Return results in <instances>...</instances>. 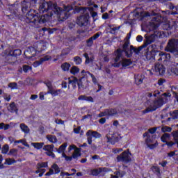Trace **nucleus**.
Here are the masks:
<instances>
[{"label":"nucleus","mask_w":178,"mask_h":178,"mask_svg":"<svg viewBox=\"0 0 178 178\" xmlns=\"http://www.w3.org/2000/svg\"><path fill=\"white\" fill-rule=\"evenodd\" d=\"M72 10L73 7L65 6L64 10H62L56 4L52 3L51 1L47 2L45 0H40L39 13L35 10H31L26 14V22L33 23L36 27H38L40 24L51 20L52 17L66 20L69 17V14L66 12H70Z\"/></svg>","instance_id":"1"},{"label":"nucleus","mask_w":178,"mask_h":178,"mask_svg":"<svg viewBox=\"0 0 178 178\" xmlns=\"http://www.w3.org/2000/svg\"><path fill=\"white\" fill-rule=\"evenodd\" d=\"M172 97V94L170 92H165L161 95V97L152 103L150 106L147 108L148 112H152V111H156L158 108H161L162 105L169 102L170 101V97Z\"/></svg>","instance_id":"2"},{"label":"nucleus","mask_w":178,"mask_h":178,"mask_svg":"<svg viewBox=\"0 0 178 178\" xmlns=\"http://www.w3.org/2000/svg\"><path fill=\"white\" fill-rule=\"evenodd\" d=\"M166 72L165 65L159 63H156L151 70H147L149 76H163Z\"/></svg>","instance_id":"3"},{"label":"nucleus","mask_w":178,"mask_h":178,"mask_svg":"<svg viewBox=\"0 0 178 178\" xmlns=\"http://www.w3.org/2000/svg\"><path fill=\"white\" fill-rule=\"evenodd\" d=\"M124 52L125 56L127 58H130L131 55H133V51H131V46H130V49H129V42H126L123 47H122V50L120 49H118L115 52V62H119V60L120 58H122V53Z\"/></svg>","instance_id":"4"},{"label":"nucleus","mask_w":178,"mask_h":178,"mask_svg":"<svg viewBox=\"0 0 178 178\" xmlns=\"http://www.w3.org/2000/svg\"><path fill=\"white\" fill-rule=\"evenodd\" d=\"M42 47V44H39L38 49H35L34 47H29L28 48L27 51L24 53L26 56H27V59L29 60V65H31L33 62H34V60L35 59V57H34V55L37 54V52H41V49H40V47Z\"/></svg>","instance_id":"5"},{"label":"nucleus","mask_w":178,"mask_h":178,"mask_svg":"<svg viewBox=\"0 0 178 178\" xmlns=\"http://www.w3.org/2000/svg\"><path fill=\"white\" fill-rule=\"evenodd\" d=\"M143 137H147L145 139V144L148 148L154 149V148H156V147H158V141L155 140V138H154L153 136L149 135L148 132L143 134Z\"/></svg>","instance_id":"6"},{"label":"nucleus","mask_w":178,"mask_h":178,"mask_svg":"<svg viewBox=\"0 0 178 178\" xmlns=\"http://www.w3.org/2000/svg\"><path fill=\"white\" fill-rule=\"evenodd\" d=\"M81 12L83 13V15L79 17L77 20L76 23L79 24V26H86L87 23H88V19H90V15H88V13L87 12V10H81Z\"/></svg>","instance_id":"7"},{"label":"nucleus","mask_w":178,"mask_h":178,"mask_svg":"<svg viewBox=\"0 0 178 178\" xmlns=\"http://www.w3.org/2000/svg\"><path fill=\"white\" fill-rule=\"evenodd\" d=\"M131 154L129 150L122 152L120 155L117 156V162H124V163H127L128 162H131Z\"/></svg>","instance_id":"8"},{"label":"nucleus","mask_w":178,"mask_h":178,"mask_svg":"<svg viewBox=\"0 0 178 178\" xmlns=\"http://www.w3.org/2000/svg\"><path fill=\"white\" fill-rule=\"evenodd\" d=\"M106 138L108 143H111V144H115V143L119 141L122 137L116 132H110L106 135Z\"/></svg>","instance_id":"9"},{"label":"nucleus","mask_w":178,"mask_h":178,"mask_svg":"<svg viewBox=\"0 0 178 178\" xmlns=\"http://www.w3.org/2000/svg\"><path fill=\"white\" fill-rule=\"evenodd\" d=\"M92 74L90 73V72H87L84 70L81 72V78L79 79V81L81 83L84 79H86V85H84V83H81V86L83 88H87V87H88V80H87V79L91 76Z\"/></svg>","instance_id":"10"},{"label":"nucleus","mask_w":178,"mask_h":178,"mask_svg":"<svg viewBox=\"0 0 178 178\" xmlns=\"http://www.w3.org/2000/svg\"><path fill=\"white\" fill-rule=\"evenodd\" d=\"M86 136L88 138V143L91 145L92 144V137L94 138H101V134L97 131H92L89 130L86 133Z\"/></svg>","instance_id":"11"},{"label":"nucleus","mask_w":178,"mask_h":178,"mask_svg":"<svg viewBox=\"0 0 178 178\" xmlns=\"http://www.w3.org/2000/svg\"><path fill=\"white\" fill-rule=\"evenodd\" d=\"M178 47V40H171L169 41L166 48L165 51H168V52H175L176 51V48Z\"/></svg>","instance_id":"12"},{"label":"nucleus","mask_w":178,"mask_h":178,"mask_svg":"<svg viewBox=\"0 0 178 178\" xmlns=\"http://www.w3.org/2000/svg\"><path fill=\"white\" fill-rule=\"evenodd\" d=\"M60 173V168L57 164H53L51 168L49 170V172L45 174V176H52V175H58Z\"/></svg>","instance_id":"13"},{"label":"nucleus","mask_w":178,"mask_h":178,"mask_svg":"<svg viewBox=\"0 0 178 178\" xmlns=\"http://www.w3.org/2000/svg\"><path fill=\"white\" fill-rule=\"evenodd\" d=\"M118 113V110L116 109H106L104 112L101 113L99 116V118H102V116H113V115H116Z\"/></svg>","instance_id":"14"},{"label":"nucleus","mask_w":178,"mask_h":178,"mask_svg":"<svg viewBox=\"0 0 178 178\" xmlns=\"http://www.w3.org/2000/svg\"><path fill=\"white\" fill-rule=\"evenodd\" d=\"M69 151H72V149H74V153L72 154L73 158H79L80 156V149L76 147V145H71L69 147Z\"/></svg>","instance_id":"15"},{"label":"nucleus","mask_w":178,"mask_h":178,"mask_svg":"<svg viewBox=\"0 0 178 178\" xmlns=\"http://www.w3.org/2000/svg\"><path fill=\"white\" fill-rule=\"evenodd\" d=\"M7 109L9 112H11V113H16L17 114V112L19 109L17 108V106H16L15 102H12L9 104V106L7 107Z\"/></svg>","instance_id":"16"},{"label":"nucleus","mask_w":178,"mask_h":178,"mask_svg":"<svg viewBox=\"0 0 178 178\" xmlns=\"http://www.w3.org/2000/svg\"><path fill=\"white\" fill-rule=\"evenodd\" d=\"M102 172H106L105 168H97L90 170V175L92 176H98V175H101Z\"/></svg>","instance_id":"17"},{"label":"nucleus","mask_w":178,"mask_h":178,"mask_svg":"<svg viewBox=\"0 0 178 178\" xmlns=\"http://www.w3.org/2000/svg\"><path fill=\"white\" fill-rule=\"evenodd\" d=\"M168 70L171 72V73H174L176 76H178V64L174 63L170 67H169Z\"/></svg>","instance_id":"18"},{"label":"nucleus","mask_w":178,"mask_h":178,"mask_svg":"<svg viewBox=\"0 0 178 178\" xmlns=\"http://www.w3.org/2000/svg\"><path fill=\"white\" fill-rule=\"evenodd\" d=\"M79 101H88V102H94V99L91 96L81 95L78 97Z\"/></svg>","instance_id":"19"},{"label":"nucleus","mask_w":178,"mask_h":178,"mask_svg":"<svg viewBox=\"0 0 178 178\" xmlns=\"http://www.w3.org/2000/svg\"><path fill=\"white\" fill-rule=\"evenodd\" d=\"M50 58H51V56H44L43 58H41V59H40V61H35V62H34V63H33V66H34V67H37L40 66V65H41V63H42V62H45V60H49Z\"/></svg>","instance_id":"20"},{"label":"nucleus","mask_w":178,"mask_h":178,"mask_svg":"<svg viewBox=\"0 0 178 178\" xmlns=\"http://www.w3.org/2000/svg\"><path fill=\"white\" fill-rule=\"evenodd\" d=\"M132 63L133 62L131 61V60L129 58H123L121 61L122 67H128V66H130L131 65H132Z\"/></svg>","instance_id":"21"},{"label":"nucleus","mask_w":178,"mask_h":178,"mask_svg":"<svg viewBox=\"0 0 178 178\" xmlns=\"http://www.w3.org/2000/svg\"><path fill=\"white\" fill-rule=\"evenodd\" d=\"M12 143H14L15 145H16L17 144L21 143V144H22V145H24L25 147L30 148V145L27 144V142L25 140V139H22L19 140H14V141L10 140L11 144H12Z\"/></svg>","instance_id":"22"},{"label":"nucleus","mask_w":178,"mask_h":178,"mask_svg":"<svg viewBox=\"0 0 178 178\" xmlns=\"http://www.w3.org/2000/svg\"><path fill=\"white\" fill-rule=\"evenodd\" d=\"M145 76L143 74H138L136 76H135V81L136 84L140 85L143 83V81H144Z\"/></svg>","instance_id":"23"},{"label":"nucleus","mask_w":178,"mask_h":178,"mask_svg":"<svg viewBox=\"0 0 178 178\" xmlns=\"http://www.w3.org/2000/svg\"><path fill=\"white\" fill-rule=\"evenodd\" d=\"M19 127L22 131L25 134H29V133H30V129L27 125H26V124H20Z\"/></svg>","instance_id":"24"},{"label":"nucleus","mask_w":178,"mask_h":178,"mask_svg":"<svg viewBox=\"0 0 178 178\" xmlns=\"http://www.w3.org/2000/svg\"><path fill=\"white\" fill-rule=\"evenodd\" d=\"M159 60H169L170 59V54H165L161 52L159 53Z\"/></svg>","instance_id":"25"},{"label":"nucleus","mask_w":178,"mask_h":178,"mask_svg":"<svg viewBox=\"0 0 178 178\" xmlns=\"http://www.w3.org/2000/svg\"><path fill=\"white\" fill-rule=\"evenodd\" d=\"M70 72L71 74L76 76V74H78V73H80V68H79L77 66H72Z\"/></svg>","instance_id":"26"},{"label":"nucleus","mask_w":178,"mask_h":178,"mask_svg":"<svg viewBox=\"0 0 178 178\" xmlns=\"http://www.w3.org/2000/svg\"><path fill=\"white\" fill-rule=\"evenodd\" d=\"M66 147H67V143L63 144L58 149H56L57 152H58V154H65L64 152L66 149Z\"/></svg>","instance_id":"27"},{"label":"nucleus","mask_w":178,"mask_h":178,"mask_svg":"<svg viewBox=\"0 0 178 178\" xmlns=\"http://www.w3.org/2000/svg\"><path fill=\"white\" fill-rule=\"evenodd\" d=\"M70 66L69 63H64L61 65V69L63 72H69L70 70Z\"/></svg>","instance_id":"28"},{"label":"nucleus","mask_w":178,"mask_h":178,"mask_svg":"<svg viewBox=\"0 0 178 178\" xmlns=\"http://www.w3.org/2000/svg\"><path fill=\"white\" fill-rule=\"evenodd\" d=\"M161 140L162 143H168V141H169V140H170V134H164L161 136Z\"/></svg>","instance_id":"29"},{"label":"nucleus","mask_w":178,"mask_h":178,"mask_svg":"<svg viewBox=\"0 0 178 178\" xmlns=\"http://www.w3.org/2000/svg\"><path fill=\"white\" fill-rule=\"evenodd\" d=\"M156 36L155 35H151L149 37H146V44H149L155 41Z\"/></svg>","instance_id":"30"},{"label":"nucleus","mask_w":178,"mask_h":178,"mask_svg":"<svg viewBox=\"0 0 178 178\" xmlns=\"http://www.w3.org/2000/svg\"><path fill=\"white\" fill-rule=\"evenodd\" d=\"M31 145L36 149H41L44 147V143H32Z\"/></svg>","instance_id":"31"},{"label":"nucleus","mask_w":178,"mask_h":178,"mask_svg":"<svg viewBox=\"0 0 178 178\" xmlns=\"http://www.w3.org/2000/svg\"><path fill=\"white\" fill-rule=\"evenodd\" d=\"M9 129H10V124L3 122L0 123V130H9Z\"/></svg>","instance_id":"32"},{"label":"nucleus","mask_w":178,"mask_h":178,"mask_svg":"<svg viewBox=\"0 0 178 178\" xmlns=\"http://www.w3.org/2000/svg\"><path fill=\"white\" fill-rule=\"evenodd\" d=\"M47 140H49V141L50 143H52L53 144H55V143L58 142V139L56 138V136H47Z\"/></svg>","instance_id":"33"},{"label":"nucleus","mask_w":178,"mask_h":178,"mask_svg":"<svg viewBox=\"0 0 178 178\" xmlns=\"http://www.w3.org/2000/svg\"><path fill=\"white\" fill-rule=\"evenodd\" d=\"M78 83L77 79L74 76H72L71 79H69V84H72L73 87H76V84Z\"/></svg>","instance_id":"34"},{"label":"nucleus","mask_w":178,"mask_h":178,"mask_svg":"<svg viewBox=\"0 0 178 178\" xmlns=\"http://www.w3.org/2000/svg\"><path fill=\"white\" fill-rule=\"evenodd\" d=\"M143 49V47H140L138 48H136L133 46H131V51H133L136 55H138L140 54V51Z\"/></svg>","instance_id":"35"},{"label":"nucleus","mask_w":178,"mask_h":178,"mask_svg":"<svg viewBox=\"0 0 178 178\" xmlns=\"http://www.w3.org/2000/svg\"><path fill=\"white\" fill-rule=\"evenodd\" d=\"M124 176V172H120L119 171H117L115 172V175H111V178H119V177H123Z\"/></svg>","instance_id":"36"},{"label":"nucleus","mask_w":178,"mask_h":178,"mask_svg":"<svg viewBox=\"0 0 178 178\" xmlns=\"http://www.w3.org/2000/svg\"><path fill=\"white\" fill-rule=\"evenodd\" d=\"M16 161L13 159H6V161L4 162V165H13V163H15Z\"/></svg>","instance_id":"37"},{"label":"nucleus","mask_w":178,"mask_h":178,"mask_svg":"<svg viewBox=\"0 0 178 178\" xmlns=\"http://www.w3.org/2000/svg\"><path fill=\"white\" fill-rule=\"evenodd\" d=\"M54 145H47L44 146L43 149L47 152L54 151Z\"/></svg>","instance_id":"38"},{"label":"nucleus","mask_w":178,"mask_h":178,"mask_svg":"<svg viewBox=\"0 0 178 178\" xmlns=\"http://www.w3.org/2000/svg\"><path fill=\"white\" fill-rule=\"evenodd\" d=\"M9 152V145H4L1 149V154H6Z\"/></svg>","instance_id":"39"},{"label":"nucleus","mask_w":178,"mask_h":178,"mask_svg":"<svg viewBox=\"0 0 178 178\" xmlns=\"http://www.w3.org/2000/svg\"><path fill=\"white\" fill-rule=\"evenodd\" d=\"M74 62L75 65H81V63L83 62V60H81V58H80L79 56H76L74 58Z\"/></svg>","instance_id":"40"},{"label":"nucleus","mask_w":178,"mask_h":178,"mask_svg":"<svg viewBox=\"0 0 178 178\" xmlns=\"http://www.w3.org/2000/svg\"><path fill=\"white\" fill-rule=\"evenodd\" d=\"M170 116H172V119H178V111H174L170 113Z\"/></svg>","instance_id":"41"},{"label":"nucleus","mask_w":178,"mask_h":178,"mask_svg":"<svg viewBox=\"0 0 178 178\" xmlns=\"http://www.w3.org/2000/svg\"><path fill=\"white\" fill-rule=\"evenodd\" d=\"M161 131L163 133H170V131H172V128L169 127H163L161 128Z\"/></svg>","instance_id":"42"},{"label":"nucleus","mask_w":178,"mask_h":178,"mask_svg":"<svg viewBox=\"0 0 178 178\" xmlns=\"http://www.w3.org/2000/svg\"><path fill=\"white\" fill-rule=\"evenodd\" d=\"M41 168H48V163L47 162L39 163L38 164V169H41Z\"/></svg>","instance_id":"43"},{"label":"nucleus","mask_w":178,"mask_h":178,"mask_svg":"<svg viewBox=\"0 0 178 178\" xmlns=\"http://www.w3.org/2000/svg\"><path fill=\"white\" fill-rule=\"evenodd\" d=\"M8 87L9 88H11V90H17V83L15 82L10 83Z\"/></svg>","instance_id":"44"},{"label":"nucleus","mask_w":178,"mask_h":178,"mask_svg":"<svg viewBox=\"0 0 178 178\" xmlns=\"http://www.w3.org/2000/svg\"><path fill=\"white\" fill-rule=\"evenodd\" d=\"M62 156L63 158H65V161H67V162H70V161L73 159V157L67 156L65 153L62 154Z\"/></svg>","instance_id":"45"},{"label":"nucleus","mask_w":178,"mask_h":178,"mask_svg":"<svg viewBox=\"0 0 178 178\" xmlns=\"http://www.w3.org/2000/svg\"><path fill=\"white\" fill-rule=\"evenodd\" d=\"M152 170L154 173H156V175H159V168H158V166H155V165L152 166Z\"/></svg>","instance_id":"46"},{"label":"nucleus","mask_w":178,"mask_h":178,"mask_svg":"<svg viewBox=\"0 0 178 178\" xmlns=\"http://www.w3.org/2000/svg\"><path fill=\"white\" fill-rule=\"evenodd\" d=\"M172 24H170V22H168L167 24H164L163 29L165 30H170V29L172 28Z\"/></svg>","instance_id":"47"},{"label":"nucleus","mask_w":178,"mask_h":178,"mask_svg":"<svg viewBox=\"0 0 178 178\" xmlns=\"http://www.w3.org/2000/svg\"><path fill=\"white\" fill-rule=\"evenodd\" d=\"M44 84L47 86L49 90H51L52 88V83L51 82V81H44Z\"/></svg>","instance_id":"48"},{"label":"nucleus","mask_w":178,"mask_h":178,"mask_svg":"<svg viewBox=\"0 0 178 178\" xmlns=\"http://www.w3.org/2000/svg\"><path fill=\"white\" fill-rule=\"evenodd\" d=\"M94 44V39L92 37H91L89 40L87 41V45L88 47H91Z\"/></svg>","instance_id":"49"},{"label":"nucleus","mask_w":178,"mask_h":178,"mask_svg":"<svg viewBox=\"0 0 178 178\" xmlns=\"http://www.w3.org/2000/svg\"><path fill=\"white\" fill-rule=\"evenodd\" d=\"M23 70L25 72V73H27V72H30V70H31V67L29 65H24Z\"/></svg>","instance_id":"50"},{"label":"nucleus","mask_w":178,"mask_h":178,"mask_svg":"<svg viewBox=\"0 0 178 178\" xmlns=\"http://www.w3.org/2000/svg\"><path fill=\"white\" fill-rule=\"evenodd\" d=\"M19 55H22V50H20V49H15L13 51V56H17Z\"/></svg>","instance_id":"51"},{"label":"nucleus","mask_w":178,"mask_h":178,"mask_svg":"<svg viewBox=\"0 0 178 178\" xmlns=\"http://www.w3.org/2000/svg\"><path fill=\"white\" fill-rule=\"evenodd\" d=\"M46 155L48 156H51V158H55V154H54V150H50L46 152Z\"/></svg>","instance_id":"52"},{"label":"nucleus","mask_w":178,"mask_h":178,"mask_svg":"<svg viewBox=\"0 0 178 178\" xmlns=\"http://www.w3.org/2000/svg\"><path fill=\"white\" fill-rule=\"evenodd\" d=\"M165 83H166V81L163 79H159L158 82H157V84L159 86H163V84H165Z\"/></svg>","instance_id":"53"},{"label":"nucleus","mask_w":178,"mask_h":178,"mask_svg":"<svg viewBox=\"0 0 178 178\" xmlns=\"http://www.w3.org/2000/svg\"><path fill=\"white\" fill-rule=\"evenodd\" d=\"M84 56H85V58L86 59L85 63L88 64V63H90V62H92V59H91V58L90 59L88 58V54H85Z\"/></svg>","instance_id":"54"},{"label":"nucleus","mask_w":178,"mask_h":178,"mask_svg":"<svg viewBox=\"0 0 178 178\" xmlns=\"http://www.w3.org/2000/svg\"><path fill=\"white\" fill-rule=\"evenodd\" d=\"M60 94V90H54L51 92V95L54 97H56L57 95H59Z\"/></svg>","instance_id":"55"},{"label":"nucleus","mask_w":178,"mask_h":178,"mask_svg":"<svg viewBox=\"0 0 178 178\" xmlns=\"http://www.w3.org/2000/svg\"><path fill=\"white\" fill-rule=\"evenodd\" d=\"M81 130V127H78L77 128L74 129V132L76 133V134H79Z\"/></svg>","instance_id":"56"},{"label":"nucleus","mask_w":178,"mask_h":178,"mask_svg":"<svg viewBox=\"0 0 178 178\" xmlns=\"http://www.w3.org/2000/svg\"><path fill=\"white\" fill-rule=\"evenodd\" d=\"M27 2L26 1V0H24L22 3L23 7H22V12H24L26 9L27 7H24L25 5H27Z\"/></svg>","instance_id":"57"},{"label":"nucleus","mask_w":178,"mask_h":178,"mask_svg":"<svg viewBox=\"0 0 178 178\" xmlns=\"http://www.w3.org/2000/svg\"><path fill=\"white\" fill-rule=\"evenodd\" d=\"M17 150L16 149H11L8 153V155H13L14 154H16Z\"/></svg>","instance_id":"58"},{"label":"nucleus","mask_w":178,"mask_h":178,"mask_svg":"<svg viewBox=\"0 0 178 178\" xmlns=\"http://www.w3.org/2000/svg\"><path fill=\"white\" fill-rule=\"evenodd\" d=\"M90 77L92 79V83H94L95 84H97V78H95V76L92 74V75H90Z\"/></svg>","instance_id":"59"},{"label":"nucleus","mask_w":178,"mask_h":178,"mask_svg":"<svg viewBox=\"0 0 178 178\" xmlns=\"http://www.w3.org/2000/svg\"><path fill=\"white\" fill-rule=\"evenodd\" d=\"M102 19H104V20H106V19H109V15L106 13L103 14Z\"/></svg>","instance_id":"60"},{"label":"nucleus","mask_w":178,"mask_h":178,"mask_svg":"<svg viewBox=\"0 0 178 178\" xmlns=\"http://www.w3.org/2000/svg\"><path fill=\"white\" fill-rule=\"evenodd\" d=\"M136 41H138V42H141L143 41V36L141 35H138L136 37Z\"/></svg>","instance_id":"61"},{"label":"nucleus","mask_w":178,"mask_h":178,"mask_svg":"<svg viewBox=\"0 0 178 178\" xmlns=\"http://www.w3.org/2000/svg\"><path fill=\"white\" fill-rule=\"evenodd\" d=\"M37 98H38V95H32L30 97V99H31L32 101H34L35 99H37Z\"/></svg>","instance_id":"62"},{"label":"nucleus","mask_w":178,"mask_h":178,"mask_svg":"<svg viewBox=\"0 0 178 178\" xmlns=\"http://www.w3.org/2000/svg\"><path fill=\"white\" fill-rule=\"evenodd\" d=\"M155 131H156V128H151L149 129V133H150V134H154Z\"/></svg>","instance_id":"63"},{"label":"nucleus","mask_w":178,"mask_h":178,"mask_svg":"<svg viewBox=\"0 0 178 178\" xmlns=\"http://www.w3.org/2000/svg\"><path fill=\"white\" fill-rule=\"evenodd\" d=\"M55 122H56L57 124H63V121H62V120H55Z\"/></svg>","instance_id":"64"}]
</instances>
